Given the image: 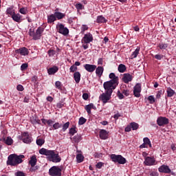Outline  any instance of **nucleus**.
<instances>
[{
    "label": "nucleus",
    "instance_id": "f257e3e1",
    "mask_svg": "<svg viewBox=\"0 0 176 176\" xmlns=\"http://www.w3.org/2000/svg\"><path fill=\"white\" fill-rule=\"evenodd\" d=\"M39 153L40 155L47 156V159L53 163H60V162H61V157L58 155V153L55 152L53 150H48L43 148L39 150Z\"/></svg>",
    "mask_w": 176,
    "mask_h": 176
},
{
    "label": "nucleus",
    "instance_id": "f03ea898",
    "mask_svg": "<svg viewBox=\"0 0 176 176\" xmlns=\"http://www.w3.org/2000/svg\"><path fill=\"white\" fill-rule=\"evenodd\" d=\"M23 159H24V155H17L16 154H12L8 156L7 164L9 166H17V164L23 163Z\"/></svg>",
    "mask_w": 176,
    "mask_h": 176
},
{
    "label": "nucleus",
    "instance_id": "7ed1b4c3",
    "mask_svg": "<svg viewBox=\"0 0 176 176\" xmlns=\"http://www.w3.org/2000/svg\"><path fill=\"white\" fill-rule=\"evenodd\" d=\"M93 34L91 33L88 32L85 34H84V36L82 37L81 40L82 47L85 50L89 49V43H90L93 41Z\"/></svg>",
    "mask_w": 176,
    "mask_h": 176
},
{
    "label": "nucleus",
    "instance_id": "20e7f679",
    "mask_svg": "<svg viewBox=\"0 0 176 176\" xmlns=\"http://www.w3.org/2000/svg\"><path fill=\"white\" fill-rule=\"evenodd\" d=\"M118 85L119 84L112 81H106L103 84V87L104 89V91L112 94V93H113V91L115 90V89H116Z\"/></svg>",
    "mask_w": 176,
    "mask_h": 176
},
{
    "label": "nucleus",
    "instance_id": "39448f33",
    "mask_svg": "<svg viewBox=\"0 0 176 176\" xmlns=\"http://www.w3.org/2000/svg\"><path fill=\"white\" fill-rule=\"evenodd\" d=\"M110 158L114 163H118V164H126V158L123 157L121 155L111 154Z\"/></svg>",
    "mask_w": 176,
    "mask_h": 176
},
{
    "label": "nucleus",
    "instance_id": "423d86ee",
    "mask_svg": "<svg viewBox=\"0 0 176 176\" xmlns=\"http://www.w3.org/2000/svg\"><path fill=\"white\" fill-rule=\"evenodd\" d=\"M56 30L62 35H68L69 34V30L63 23H58L56 24Z\"/></svg>",
    "mask_w": 176,
    "mask_h": 176
},
{
    "label": "nucleus",
    "instance_id": "0eeeda50",
    "mask_svg": "<svg viewBox=\"0 0 176 176\" xmlns=\"http://www.w3.org/2000/svg\"><path fill=\"white\" fill-rule=\"evenodd\" d=\"M111 96L112 94L104 91L99 96V99L103 104H107V102H109V100H111Z\"/></svg>",
    "mask_w": 176,
    "mask_h": 176
},
{
    "label": "nucleus",
    "instance_id": "6e6552de",
    "mask_svg": "<svg viewBox=\"0 0 176 176\" xmlns=\"http://www.w3.org/2000/svg\"><path fill=\"white\" fill-rule=\"evenodd\" d=\"M49 173L51 176H60L61 175V168L58 166H52L50 168Z\"/></svg>",
    "mask_w": 176,
    "mask_h": 176
},
{
    "label": "nucleus",
    "instance_id": "1a4fd4ad",
    "mask_svg": "<svg viewBox=\"0 0 176 176\" xmlns=\"http://www.w3.org/2000/svg\"><path fill=\"white\" fill-rule=\"evenodd\" d=\"M144 164L145 166H156L157 164V162H156V159H155L153 157H147L144 158Z\"/></svg>",
    "mask_w": 176,
    "mask_h": 176
},
{
    "label": "nucleus",
    "instance_id": "9d476101",
    "mask_svg": "<svg viewBox=\"0 0 176 176\" xmlns=\"http://www.w3.org/2000/svg\"><path fill=\"white\" fill-rule=\"evenodd\" d=\"M22 141L25 144H31L32 142V138L30 136L28 133L25 132L22 133Z\"/></svg>",
    "mask_w": 176,
    "mask_h": 176
},
{
    "label": "nucleus",
    "instance_id": "9b49d317",
    "mask_svg": "<svg viewBox=\"0 0 176 176\" xmlns=\"http://www.w3.org/2000/svg\"><path fill=\"white\" fill-rule=\"evenodd\" d=\"M141 85L140 83L136 84L133 87V94L135 97H141Z\"/></svg>",
    "mask_w": 176,
    "mask_h": 176
},
{
    "label": "nucleus",
    "instance_id": "f8f14e48",
    "mask_svg": "<svg viewBox=\"0 0 176 176\" xmlns=\"http://www.w3.org/2000/svg\"><path fill=\"white\" fill-rule=\"evenodd\" d=\"M157 123L158 126H166V124H168V118L165 117H160L157 120Z\"/></svg>",
    "mask_w": 176,
    "mask_h": 176
},
{
    "label": "nucleus",
    "instance_id": "ddd939ff",
    "mask_svg": "<svg viewBox=\"0 0 176 176\" xmlns=\"http://www.w3.org/2000/svg\"><path fill=\"white\" fill-rule=\"evenodd\" d=\"M158 171L160 173H164V174H170L171 173V169L167 165H162L158 168Z\"/></svg>",
    "mask_w": 176,
    "mask_h": 176
},
{
    "label": "nucleus",
    "instance_id": "4468645a",
    "mask_svg": "<svg viewBox=\"0 0 176 176\" xmlns=\"http://www.w3.org/2000/svg\"><path fill=\"white\" fill-rule=\"evenodd\" d=\"M15 52L16 54H21V56H28V54L30 53V52H28V49L25 47L16 50Z\"/></svg>",
    "mask_w": 176,
    "mask_h": 176
},
{
    "label": "nucleus",
    "instance_id": "2eb2a0df",
    "mask_svg": "<svg viewBox=\"0 0 176 176\" xmlns=\"http://www.w3.org/2000/svg\"><path fill=\"white\" fill-rule=\"evenodd\" d=\"M43 32V28L39 27L36 30V32L34 35V40L38 41V39H41V36H42V33Z\"/></svg>",
    "mask_w": 176,
    "mask_h": 176
},
{
    "label": "nucleus",
    "instance_id": "dca6fc26",
    "mask_svg": "<svg viewBox=\"0 0 176 176\" xmlns=\"http://www.w3.org/2000/svg\"><path fill=\"white\" fill-rule=\"evenodd\" d=\"M84 68L87 72H94L97 66L96 65L85 64L84 65Z\"/></svg>",
    "mask_w": 176,
    "mask_h": 176
},
{
    "label": "nucleus",
    "instance_id": "f3484780",
    "mask_svg": "<svg viewBox=\"0 0 176 176\" xmlns=\"http://www.w3.org/2000/svg\"><path fill=\"white\" fill-rule=\"evenodd\" d=\"M109 132L105 131L104 129H101L99 133V136L101 140H107L109 135Z\"/></svg>",
    "mask_w": 176,
    "mask_h": 176
},
{
    "label": "nucleus",
    "instance_id": "a211bd4d",
    "mask_svg": "<svg viewBox=\"0 0 176 176\" xmlns=\"http://www.w3.org/2000/svg\"><path fill=\"white\" fill-rule=\"evenodd\" d=\"M122 80L124 83H129L133 80V76L130 74H124L122 77Z\"/></svg>",
    "mask_w": 176,
    "mask_h": 176
},
{
    "label": "nucleus",
    "instance_id": "6ab92c4d",
    "mask_svg": "<svg viewBox=\"0 0 176 176\" xmlns=\"http://www.w3.org/2000/svg\"><path fill=\"white\" fill-rule=\"evenodd\" d=\"M109 78L111 79L110 80V82L119 84V77L116 76L114 73H111L109 76Z\"/></svg>",
    "mask_w": 176,
    "mask_h": 176
},
{
    "label": "nucleus",
    "instance_id": "aec40b11",
    "mask_svg": "<svg viewBox=\"0 0 176 176\" xmlns=\"http://www.w3.org/2000/svg\"><path fill=\"white\" fill-rule=\"evenodd\" d=\"M104 73V67L102 66H99L96 68V74L98 76H102Z\"/></svg>",
    "mask_w": 176,
    "mask_h": 176
},
{
    "label": "nucleus",
    "instance_id": "412c9836",
    "mask_svg": "<svg viewBox=\"0 0 176 176\" xmlns=\"http://www.w3.org/2000/svg\"><path fill=\"white\" fill-rule=\"evenodd\" d=\"M58 71V67L54 66L47 69L48 75H54Z\"/></svg>",
    "mask_w": 176,
    "mask_h": 176
},
{
    "label": "nucleus",
    "instance_id": "4be33fe9",
    "mask_svg": "<svg viewBox=\"0 0 176 176\" xmlns=\"http://www.w3.org/2000/svg\"><path fill=\"white\" fill-rule=\"evenodd\" d=\"M54 14L56 19L58 20H61L62 19H64V17H65V14L60 12H55Z\"/></svg>",
    "mask_w": 176,
    "mask_h": 176
},
{
    "label": "nucleus",
    "instance_id": "5701e85b",
    "mask_svg": "<svg viewBox=\"0 0 176 176\" xmlns=\"http://www.w3.org/2000/svg\"><path fill=\"white\" fill-rule=\"evenodd\" d=\"M12 20H14V21H16V23H20V21H21V15H20V14H14L12 16Z\"/></svg>",
    "mask_w": 176,
    "mask_h": 176
},
{
    "label": "nucleus",
    "instance_id": "b1692460",
    "mask_svg": "<svg viewBox=\"0 0 176 176\" xmlns=\"http://www.w3.org/2000/svg\"><path fill=\"white\" fill-rule=\"evenodd\" d=\"M74 78L76 83H79V82H80V73L79 72H76L74 74Z\"/></svg>",
    "mask_w": 176,
    "mask_h": 176
},
{
    "label": "nucleus",
    "instance_id": "393cba45",
    "mask_svg": "<svg viewBox=\"0 0 176 176\" xmlns=\"http://www.w3.org/2000/svg\"><path fill=\"white\" fill-rule=\"evenodd\" d=\"M29 164H30L32 167H34V166L36 165V156H32L30 160L29 161Z\"/></svg>",
    "mask_w": 176,
    "mask_h": 176
},
{
    "label": "nucleus",
    "instance_id": "a878e982",
    "mask_svg": "<svg viewBox=\"0 0 176 176\" xmlns=\"http://www.w3.org/2000/svg\"><path fill=\"white\" fill-rule=\"evenodd\" d=\"M57 19L56 18V15L54 14H51L50 16H47V23L52 24V23H53L54 21H56Z\"/></svg>",
    "mask_w": 176,
    "mask_h": 176
},
{
    "label": "nucleus",
    "instance_id": "bb28decb",
    "mask_svg": "<svg viewBox=\"0 0 176 176\" xmlns=\"http://www.w3.org/2000/svg\"><path fill=\"white\" fill-rule=\"evenodd\" d=\"M140 47H137L135 49V50L131 55V60H133V58H136L137 56L140 54Z\"/></svg>",
    "mask_w": 176,
    "mask_h": 176
},
{
    "label": "nucleus",
    "instance_id": "cd10ccee",
    "mask_svg": "<svg viewBox=\"0 0 176 176\" xmlns=\"http://www.w3.org/2000/svg\"><path fill=\"white\" fill-rule=\"evenodd\" d=\"M94 108V104L93 103H91L87 106H85V110L87 111V113L90 115L91 113V109Z\"/></svg>",
    "mask_w": 176,
    "mask_h": 176
},
{
    "label": "nucleus",
    "instance_id": "c85d7f7f",
    "mask_svg": "<svg viewBox=\"0 0 176 176\" xmlns=\"http://www.w3.org/2000/svg\"><path fill=\"white\" fill-rule=\"evenodd\" d=\"M72 141L76 143L80 142L82 141V136L77 134L72 138Z\"/></svg>",
    "mask_w": 176,
    "mask_h": 176
},
{
    "label": "nucleus",
    "instance_id": "c756f323",
    "mask_svg": "<svg viewBox=\"0 0 176 176\" xmlns=\"http://www.w3.org/2000/svg\"><path fill=\"white\" fill-rule=\"evenodd\" d=\"M166 93H167L168 97H173V96L175 94V91L173 90V89H171L170 87L167 88Z\"/></svg>",
    "mask_w": 176,
    "mask_h": 176
},
{
    "label": "nucleus",
    "instance_id": "7c9ffc66",
    "mask_svg": "<svg viewBox=\"0 0 176 176\" xmlns=\"http://www.w3.org/2000/svg\"><path fill=\"white\" fill-rule=\"evenodd\" d=\"M118 70L121 73L123 74V72H125L126 71V65L123 64H120L118 65Z\"/></svg>",
    "mask_w": 176,
    "mask_h": 176
},
{
    "label": "nucleus",
    "instance_id": "2f4dec72",
    "mask_svg": "<svg viewBox=\"0 0 176 176\" xmlns=\"http://www.w3.org/2000/svg\"><path fill=\"white\" fill-rule=\"evenodd\" d=\"M4 142L6 144V145H12V144H13V139H12L10 137H8L4 139Z\"/></svg>",
    "mask_w": 176,
    "mask_h": 176
},
{
    "label": "nucleus",
    "instance_id": "473e14b6",
    "mask_svg": "<svg viewBox=\"0 0 176 176\" xmlns=\"http://www.w3.org/2000/svg\"><path fill=\"white\" fill-rule=\"evenodd\" d=\"M158 47L161 49V50H166V49L168 47V44L161 43L158 45Z\"/></svg>",
    "mask_w": 176,
    "mask_h": 176
},
{
    "label": "nucleus",
    "instance_id": "72a5a7b5",
    "mask_svg": "<svg viewBox=\"0 0 176 176\" xmlns=\"http://www.w3.org/2000/svg\"><path fill=\"white\" fill-rule=\"evenodd\" d=\"M84 159H85V157H83L82 154H78L76 155V160L78 163H82Z\"/></svg>",
    "mask_w": 176,
    "mask_h": 176
},
{
    "label": "nucleus",
    "instance_id": "f704fd0d",
    "mask_svg": "<svg viewBox=\"0 0 176 176\" xmlns=\"http://www.w3.org/2000/svg\"><path fill=\"white\" fill-rule=\"evenodd\" d=\"M76 9H77L78 12H79V10H83V9H85V6L80 3H78L76 4Z\"/></svg>",
    "mask_w": 176,
    "mask_h": 176
},
{
    "label": "nucleus",
    "instance_id": "c9c22d12",
    "mask_svg": "<svg viewBox=\"0 0 176 176\" xmlns=\"http://www.w3.org/2000/svg\"><path fill=\"white\" fill-rule=\"evenodd\" d=\"M6 13H7V14H9L11 16H12L13 14H15L14 10H13V8H8L6 10Z\"/></svg>",
    "mask_w": 176,
    "mask_h": 176
},
{
    "label": "nucleus",
    "instance_id": "e433bc0d",
    "mask_svg": "<svg viewBox=\"0 0 176 176\" xmlns=\"http://www.w3.org/2000/svg\"><path fill=\"white\" fill-rule=\"evenodd\" d=\"M143 142L149 146L150 148H152V144H151V140L148 138H144L143 139Z\"/></svg>",
    "mask_w": 176,
    "mask_h": 176
},
{
    "label": "nucleus",
    "instance_id": "4c0bfd02",
    "mask_svg": "<svg viewBox=\"0 0 176 176\" xmlns=\"http://www.w3.org/2000/svg\"><path fill=\"white\" fill-rule=\"evenodd\" d=\"M61 127H63V124L59 122H56L53 124V129L54 130H58V129H61Z\"/></svg>",
    "mask_w": 176,
    "mask_h": 176
},
{
    "label": "nucleus",
    "instance_id": "58836bf2",
    "mask_svg": "<svg viewBox=\"0 0 176 176\" xmlns=\"http://www.w3.org/2000/svg\"><path fill=\"white\" fill-rule=\"evenodd\" d=\"M85 122H87V120L86 118H83V117H80L79 118V120H78V124L80 126H82V124H85Z\"/></svg>",
    "mask_w": 176,
    "mask_h": 176
},
{
    "label": "nucleus",
    "instance_id": "ea45409f",
    "mask_svg": "<svg viewBox=\"0 0 176 176\" xmlns=\"http://www.w3.org/2000/svg\"><path fill=\"white\" fill-rule=\"evenodd\" d=\"M97 21L98 23H105L107 20L104 19V16H98Z\"/></svg>",
    "mask_w": 176,
    "mask_h": 176
},
{
    "label": "nucleus",
    "instance_id": "a19ab883",
    "mask_svg": "<svg viewBox=\"0 0 176 176\" xmlns=\"http://www.w3.org/2000/svg\"><path fill=\"white\" fill-rule=\"evenodd\" d=\"M130 125H131V127L132 130H137L139 127L138 124H137L135 122H131L130 124Z\"/></svg>",
    "mask_w": 176,
    "mask_h": 176
},
{
    "label": "nucleus",
    "instance_id": "79ce46f5",
    "mask_svg": "<svg viewBox=\"0 0 176 176\" xmlns=\"http://www.w3.org/2000/svg\"><path fill=\"white\" fill-rule=\"evenodd\" d=\"M80 30H81V34H85V32L89 30V27L87 25H82L80 28Z\"/></svg>",
    "mask_w": 176,
    "mask_h": 176
},
{
    "label": "nucleus",
    "instance_id": "37998d69",
    "mask_svg": "<svg viewBox=\"0 0 176 176\" xmlns=\"http://www.w3.org/2000/svg\"><path fill=\"white\" fill-rule=\"evenodd\" d=\"M36 144L39 146H42L45 144V140L44 139H38L36 140Z\"/></svg>",
    "mask_w": 176,
    "mask_h": 176
},
{
    "label": "nucleus",
    "instance_id": "c03bdc74",
    "mask_svg": "<svg viewBox=\"0 0 176 176\" xmlns=\"http://www.w3.org/2000/svg\"><path fill=\"white\" fill-rule=\"evenodd\" d=\"M21 14H27L28 13V9L27 8H22L19 10Z\"/></svg>",
    "mask_w": 176,
    "mask_h": 176
},
{
    "label": "nucleus",
    "instance_id": "a18cd8bd",
    "mask_svg": "<svg viewBox=\"0 0 176 176\" xmlns=\"http://www.w3.org/2000/svg\"><path fill=\"white\" fill-rule=\"evenodd\" d=\"M148 100L150 104H155V97H153V96H149Z\"/></svg>",
    "mask_w": 176,
    "mask_h": 176
},
{
    "label": "nucleus",
    "instance_id": "49530a36",
    "mask_svg": "<svg viewBox=\"0 0 176 176\" xmlns=\"http://www.w3.org/2000/svg\"><path fill=\"white\" fill-rule=\"evenodd\" d=\"M69 71L70 72H75L76 71H78V67L73 65L70 67Z\"/></svg>",
    "mask_w": 176,
    "mask_h": 176
},
{
    "label": "nucleus",
    "instance_id": "de8ad7c7",
    "mask_svg": "<svg viewBox=\"0 0 176 176\" xmlns=\"http://www.w3.org/2000/svg\"><path fill=\"white\" fill-rule=\"evenodd\" d=\"M68 127H69V122H67L63 125V129H62L63 131H65V130H67Z\"/></svg>",
    "mask_w": 176,
    "mask_h": 176
},
{
    "label": "nucleus",
    "instance_id": "09e8293b",
    "mask_svg": "<svg viewBox=\"0 0 176 176\" xmlns=\"http://www.w3.org/2000/svg\"><path fill=\"white\" fill-rule=\"evenodd\" d=\"M28 68V63H23L21 66V71H25Z\"/></svg>",
    "mask_w": 176,
    "mask_h": 176
},
{
    "label": "nucleus",
    "instance_id": "8fccbe9b",
    "mask_svg": "<svg viewBox=\"0 0 176 176\" xmlns=\"http://www.w3.org/2000/svg\"><path fill=\"white\" fill-rule=\"evenodd\" d=\"M76 129L75 127L71 128L69 129V134L71 135H74V134H76Z\"/></svg>",
    "mask_w": 176,
    "mask_h": 176
},
{
    "label": "nucleus",
    "instance_id": "3c124183",
    "mask_svg": "<svg viewBox=\"0 0 176 176\" xmlns=\"http://www.w3.org/2000/svg\"><path fill=\"white\" fill-rule=\"evenodd\" d=\"M48 54L50 57H53V56L56 54V51H54V50H48Z\"/></svg>",
    "mask_w": 176,
    "mask_h": 176
},
{
    "label": "nucleus",
    "instance_id": "603ef678",
    "mask_svg": "<svg viewBox=\"0 0 176 176\" xmlns=\"http://www.w3.org/2000/svg\"><path fill=\"white\" fill-rule=\"evenodd\" d=\"M15 176H25V173L23 171H17L15 173Z\"/></svg>",
    "mask_w": 176,
    "mask_h": 176
},
{
    "label": "nucleus",
    "instance_id": "864d4df0",
    "mask_svg": "<svg viewBox=\"0 0 176 176\" xmlns=\"http://www.w3.org/2000/svg\"><path fill=\"white\" fill-rule=\"evenodd\" d=\"M55 86H56V89H61V82L56 81L55 82Z\"/></svg>",
    "mask_w": 176,
    "mask_h": 176
},
{
    "label": "nucleus",
    "instance_id": "5fc2aeb1",
    "mask_svg": "<svg viewBox=\"0 0 176 176\" xmlns=\"http://www.w3.org/2000/svg\"><path fill=\"white\" fill-rule=\"evenodd\" d=\"M104 64V59L102 58H99L98 59V65H102Z\"/></svg>",
    "mask_w": 176,
    "mask_h": 176
},
{
    "label": "nucleus",
    "instance_id": "6e6d98bb",
    "mask_svg": "<svg viewBox=\"0 0 176 176\" xmlns=\"http://www.w3.org/2000/svg\"><path fill=\"white\" fill-rule=\"evenodd\" d=\"M28 34H29L30 36H32V38L34 39V35H35V32H34V30H32V29H30Z\"/></svg>",
    "mask_w": 176,
    "mask_h": 176
},
{
    "label": "nucleus",
    "instance_id": "4d7b16f0",
    "mask_svg": "<svg viewBox=\"0 0 176 176\" xmlns=\"http://www.w3.org/2000/svg\"><path fill=\"white\" fill-rule=\"evenodd\" d=\"M122 94H124V96H126V97H127V96H129L130 94V91H129L127 89H124L122 91Z\"/></svg>",
    "mask_w": 176,
    "mask_h": 176
},
{
    "label": "nucleus",
    "instance_id": "13d9d810",
    "mask_svg": "<svg viewBox=\"0 0 176 176\" xmlns=\"http://www.w3.org/2000/svg\"><path fill=\"white\" fill-rule=\"evenodd\" d=\"M104 166V163L102 162H98L96 165V168H101Z\"/></svg>",
    "mask_w": 176,
    "mask_h": 176
},
{
    "label": "nucleus",
    "instance_id": "bf43d9fd",
    "mask_svg": "<svg viewBox=\"0 0 176 176\" xmlns=\"http://www.w3.org/2000/svg\"><path fill=\"white\" fill-rule=\"evenodd\" d=\"M16 89L19 91H23V90H24V87H23V85H19L17 87H16Z\"/></svg>",
    "mask_w": 176,
    "mask_h": 176
},
{
    "label": "nucleus",
    "instance_id": "052dcab7",
    "mask_svg": "<svg viewBox=\"0 0 176 176\" xmlns=\"http://www.w3.org/2000/svg\"><path fill=\"white\" fill-rule=\"evenodd\" d=\"M155 58H156V60H162V58H163V55H162V54H156L155 56Z\"/></svg>",
    "mask_w": 176,
    "mask_h": 176
},
{
    "label": "nucleus",
    "instance_id": "680f3d73",
    "mask_svg": "<svg viewBox=\"0 0 176 176\" xmlns=\"http://www.w3.org/2000/svg\"><path fill=\"white\" fill-rule=\"evenodd\" d=\"M38 168H39V167L38 166H32L30 169V171H36V170H38Z\"/></svg>",
    "mask_w": 176,
    "mask_h": 176
},
{
    "label": "nucleus",
    "instance_id": "e2e57ef3",
    "mask_svg": "<svg viewBox=\"0 0 176 176\" xmlns=\"http://www.w3.org/2000/svg\"><path fill=\"white\" fill-rule=\"evenodd\" d=\"M151 176H159V173H157V171H152L150 173Z\"/></svg>",
    "mask_w": 176,
    "mask_h": 176
},
{
    "label": "nucleus",
    "instance_id": "0e129e2a",
    "mask_svg": "<svg viewBox=\"0 0 176 176\" xmlns=\"http://www.w3.org/2000/svg\"><path fill=\"white\" fill-rule=\"evenodd\" d=\"M54 121L52 120H47V124H48L49 126H52V124H54Z\"/></svg>",
    "mask_w": 176,
    "mask_h": 176
},
{
    "label": "nucleus",
    "instance_id": "69168bd1",
    "mask_svg": "<svg viewBox=\"0 0 176 176\" xmlns=\"http://www.w3.org/2000/svg\"><path fill=\"white\" fill-rule=\"evenodd\" d=\"M118 97L120 98V100H122L124 98L123 94L120 93V91L118 92Z\"/></svg>",
    "mask_w": 176,
    "mask_h": 176
},
{
    "label": "nucleus",
    "instance_id": "338daca9",
    "mask_svg": "<svg viewBox=\"0 0 176 176\" xmlns=\"http://www.w3.org/2000/svg\"><path fill=\"white\" fill-rule=\"evenodd\" d=\"M125 131H126V133H129V131H131V125H128L125 128Z\"/></svg>",
    "mask_w": 176,
    "mask_h": 176
},
{
    "label": "nucleus",
    "instance_id": "774afa93",
    "mask_svg": "<svg viewBox=\"0 0 176 176\" xmlns=\"http://www.w3.org/2000/svg\"><path fill=\"white\" fill-rule=\"evenodd\" d=\"M162 91H159L156 94V98H160L162 97Z\"/></svg>",
    "mask_w": 176,
    "mask_h": 176
}]
</instances>
